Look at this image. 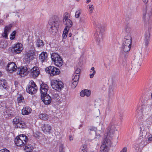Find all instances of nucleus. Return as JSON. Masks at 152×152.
Segmentation results:
<instances>
[{
  "mask_svg": "<svg viewBox=\"0 0 152 152\" xmlns=\"http://www.w3.org/2000/svg\"><path fill=\"white\" fill-rule=\"evenodd\" d=\"M69 140L71 141L73 140V137L71 135H69Z\"/></svg>",
  "mask_w": 152,
  "mask_h": 152,
  "instance_id": "nucleus-53",
  "label": "nucleus"
},
{
  "mask_svg": "<svg viewBox=\"0 0 152 152\" xmlns=\"http://www.w3.org/2000/svg\"><path fill=\"white\" fill-rule=\"evenodd\" d=\"M31 109L29 107L27 106H24L22 110V114L23 115H28L31 112Z\"/></svg>",
  "mask_w": 152,
  "mask_h": 152,
  "instance_id": "nucleus-20",
  "label": "nucleus"
},
{
  "mask_svg": "<svg viewBox=\"0 0 152 152\" xmlns=\"http://www.w3.org/2000/svg\"><path fill=\"white\" fill-rule=\"evenodd\" d=\"M125 30L126 32L128 34L127 35H128L129 34H130V35L131 36L130 31H131V28L129 27L126 26L125 28Z\"/></svg>",
  "mask_w": 152,
  "mask_h": 152,
  "instance_id": "nucleus-47",
  "label": "nucleus"
},
{
  "mask_svg": "<svg viewBox=\"0 0 152 152\" xmlns=\"http://www.w3.org/2000/svg\"><path fill=\"white\" fill-rule=\"evenodd\" d=\"M110 137L108 135H107V137L104 138L103 140L102 145H106V146L109 148L111 146L112 142L110 140L109 138Z\"/></svg>",
  "mask_w": 152,
  "mask_h": 152,
  "instance_id": "nucleus-21",
  "label": "nucleus"
},
{
  "mask_svg": "<svg viewBox=\"0 0 152 152\" xmlns=\"http://www.w3.org/2000/svg\"><path fill=\"white\" fill-rule=\"evenodd\" d=\"M39 58L42 62L47 61L48 59V54L46 52H42L40 55Z\"/></svg>",
  "mask_w": 152,
  "mask_h": 152,
  "instance_id": "nucleus-23",
  "label": "nucleus"
},
{
  "mask_svg": "<svg viewBox=\"0 0 152 152\" xmlns=\"http://www.w3.org/2000/svg\"><path fill=\"white\" fill-rule=\"evenodd\" d=\"M18 101L19 103H23L24 102V99L22 96L20 95L17 98Z\"/></svg>",
  "mask_w": 152,
  "mask_h": 152,
  "instance_id": "nucleus-39",
  "label": "nucleus"
},
{
  "mask_svg": "<svg viewBox=\"0 0 152 152\" xmlns=\"http://www.w3.org/2000/svg\"><path fill=\"white\" fill-rule=\"evenodd\" d=\"M51 58L56 66L60 67L62 65L63 61L58 54L56 53H53L51 55Z\"/></svg>",
  "mask_w": 152,
  "mask_h": 152,
  "instance_id": "nucleus-10",
  "label": "nucleus"
},
{
  "mask_svg": "<svg viewBox=\"0 0 152 152\" xmlns=\"http://www.w3.org/2000/svg\"><path fill=\"white\" fill-rule=\"evenodd\" d=\"M31 48V50L26 52L25 54L23 61L27 63H29L34 58L35 55L34 47L32 45Z\"/></svg>",
  "mask_w": 152,
  "mask_h": 152,
  "instance_id": "nucleus-8",
  "label": "nucleus"
},
{
  "mask_svg": "<svg viewBox=\"0 0 152 152\" xmlns=\"http://www.w3.org/2000/svg\"><path fill=\"white\" fill-rule=\"evenodd\" d=\"M26 90L27 92L31 94H34L37 92V88L33 80H31L29 85L28 86Z\"/></svg>",
  "mask_w": 152,
  "mask_h": 152,
  "instance_id": "nucleus-13",
  "label": "nucleus"
},
{
  "mask_svg": "<svg viewBox=\"0 0 152 152\" xmlns=\"http://www.w3.org/2000/svg\"><path fill=\"white\" fill-rule=\"evenodd\" d=\"M140 132L141 136H143V135H142L141 133L143 134L144 133V134H145L146 133V132L145 130V129L144 127L143 126L142 127L140 126Z\"/></svg>",
  "mask_w": 152,
  "mask_h": 152,
  "instance_id": "nucleus-44",
  "label": "nucleus"
},
{
  "mask_svg": "<svg viewBox=\"0 0 152 152\" xmlns=\"http://www.w3.org/2000/svg\"><path fill=\"white\" fill-rule=\"evenodd\" d=\"M81 152H87V146L85 145H83L80 147Z\"/></svg>",
  "mask_w": 152,
  "mask_h": 152,
  "instance_id": "nucleus-42",
  "label": "nucleus"
},
{
  "mask_svg": "<svg viewBox=\"0 0 152 152\" xmlns=\"http://www.w3.org/2000/svg\"><path fill=\"white\" fill-rule=\"evenodd\" d=\"M59 152H64V151H63V149L61 148Z\"/></svg>",
  "mask_w": 152,
  "mask_h": 152,
  "instance_id": "nucleus-61",
  "label": "nucleus"
},
{
  "mask_svg": "<svg viewBox=\"0 0 152 152\" xmlns=\"http://www.w3.org/2000/svg\"><path fill=\"white\" fill-rule=\"evenodd\" d=\"M23 49V47L21 43H18L14 45L12 51L14 54H18L21 53Z\"/></svg>",
  "mask_w": 152,
  "mask_h": 152,
  "instance_id": "nucleus-15",
  "label": "nucleus"
},
{
  "mask_svg": "<svg viewBox=\"0 0 152 152\" xmlns=\"http://www.w3.org/2000/svg\"><path fill=\"white\" fill-rule=\"evenodd\" d=\"M88 10L90 12V14H91L94 9V7L91 4H89L88 5Z\"/></svg>",
  "mask_w": 152,
  "mask_h": 152,
  "instance_id": "nucleus-43",
  "label": "nucleus"
},
{
  "mask_svg": "<svg viewBox=\"0 0 152 152\" xmlns=\"http://www.w3.org/2000/svg\"><path fill=\"white\" fill-rule=\"evenodd\" d=\"M64 23L66 25L65 28H66V29L69 30V28L72 26V23L70 19L65 20V22Z\"/></svg>",
  "mask_w": 152,
  "mask_h": 152,
  "instance_id": "nucleus-27",
  "label": "nucleus"
},
{
  "mask_svg": "<svg viewBox=\"0 0 152 152\" xmlns=\"http://www.w3.org/2000/svg\"><path fill=\"white\" fill-rule=\"evenodd\" d=\"M39 118L44 120H46L49 118V116L45 114H41L39 115Z\"/></svg>",
  "mask_w": 152,
  "mask_h": 152,
  "instance_id": "nucleus-33",
  "label": "nucleus"
},
{
  "mask_svg": "<svg viewBox=\"0 0 152 152\" xmlns=\"http://www.w3.org/2000/svg\"><path fill=\"white\" fill-rule=\"evenodd\" d=\"M70 15L68 12H66L64 15V18L63 19V22H65V21L69 20Z\"/></svg>",
  "mask_w": 152,
  "mask_h": 152,
  "instance_id": "nucleus-36",
  "label": "nucleus"
},
{
  "mask_svg": "<svg viewBox=\"0 0 152 152\" xmlns=\"http://www.w3.org/2000/svg\"><path fill=\"white\" fill-rule=\"evenodd\" d=\"M45 70L51 76L58 75L60 73L59 69L54 66H49L46 68Z\"/></svg>",
  "mask_w": 152,
  "mask_h": 152,
  "instance_id": "nucleus-14",
  "label": "nucleus"
},
{
  "mask_svg": "<svg viewBox=\"0 0 152 152\" xmlns=\"http://www.w3.org/2000/svg\"><path fill=\"white\" fill-rule=\"evenodd\" d=\"M25 147L24 148V150L27 152H30L33 149V147L31 144H28L25 145Z\"/></svg>",
  "mask_w": 152,
  "mask_h": 152,
  "instance_id": "nucleus-28",
  "label": "nucleus"
},
{
  "mask_svg": "<svg viewBox=\"0 0 152 152\" xmlns=\"http://www.w3.org/2000/svg\"><path fill=\"white\" fill-rule=\"evenodd\" d=\"M148 140L150 141L152 140V135H151V136L148 137Z\"/></svg>",
  "mask_w": 152,
  "mask_h": 152,
  "instance_id": "nucleus-55",
  "label": "nucleus"
},
{
  "mask_svg": "<svg viewBox=\"0 0 152 152\" xmlns=\"http://www.w3.org/2000/svg\"><path fill=\"white\" fill-rule=\"evenodd\" d=\"M86 23V19L84 17H81L80 18L79 22V23L80 25H83Z\"/></svg>",
  "mask_w": 152,
  "mask_h": 152,
  "instance_id": "nucleus-35",
  "label": "nucleus"
},
{
  "mask_svg": "<svg viewBox=\"0 0 152 152\" xmlns=\"http://www.w3.org/2000/svg\"><path fill=\"white\" fill-rule=\"evenodd\" d=\"M79 78V75L74 74L72 80L71 86L72 88H75L77 86Z\"/></svg>",
  "mask_w": 152,
  "mask_h": 152,
  "instance_id": "nucleus-17",
  "label": "nucleus"
},
{
  "mask_svg": "<svg viewBox=\"0 0 152 152\" xmlns=\"http://www.w3.org/2000/svg\"><path fill=\"white\" fill-rule=\"evenodd\" d=\"M125 64H126L125 61H123L122 64V65L123 66H124Z\"/></svg>",
  "mask_w": 152,
  "mask_h": 152,
  "instance_id": "nucleus-58",
  "label": "nucleus"
},
{
  "mask_svg": "<svg viewBox=\"0 0 152 152\" xmlns=\"http://www.w3.org/2000/svg\"><path fill=\"white\" fill-rule=\"evenodd\" d=\"M142 61V58L141 53L136 54L132 63V67L134 71L137 72L141 66Z\"/></svg>",
  "mask_w": 152,
  "mask_h": 152,
  "instance_id": "nucleus-7",
  "label": "nucleus"
},
{
  "mask_svg": "<svg viewBox=\"0 0 152 152\" xmlns=\"http://www.w3.org/2000/svg\"><path fill=\"white\" fill-rule=\"evenodd\" d=\"M0 152H10V151L6 149H3L0 150Z\"/></svg>",
  "mask_w": 152,
  "mask_h": 152,
  "instance_id": "nucleus-51",
  "label": "nucleus"
},
{
  "mask_svg": "<svg viewBox=\"0 0 152 152\" xmlns=\"http://www.w3.org/2000/svg\"><path fill=\"white\" fill-rule=\"evenodd\" d=\"M13 124L16 127L20 128H24L26 127L25 123L21 121V118L18 116L16 117L13 119Z\"/></svg>",
  "mask_w": 152,
  "mask_h": 152,
  "instance_id": "nucleus-12",
  "label": "nucleus"
},
{
  "mask_svg": "<svg viewBox=\"0 0 152 152\" xmlns=\"http://www.w3.org/2000/svg\"><path fill=\"white\" fill-rule=\"evenodd\" d=\"M148 0H142V1L145 4H146L148 2Z\"/></svg>",
  "mask_w": 152,
  "mask_h": 152,
  "instance_id": "nucleus-56",
  "label": "nucleus"
},
{
  "mask_svg": "<svg viewBox=\"0 0 152 152\" xmlns=\"http://www.w3.org/2000/svg\"><path fill=\"white\" fill-rule=\"evenodd\" d=\"M90 91L88 90H85L82 91L80 93V95L81 96H89L90 95Z\"/></svg>",
  "mask_w": 152,
  "mask_h": 152,
  "instance_id": "nucleus-29",
  "label": "nucleus"
},
{
  "mask_svg": "<svg viewBox=\"0 0 152 152\" xmlns=\"http://www.w3.org/2000/svg\"><path fill=\"white\" fill-rule=\"evenodd\" d=\"M7 70L10 73L14 72L17 69V67L14 62H11L8 64L7 66Z\"/></svg>",
  "mask_w": 152,
  "mask_h": 152,
  "instance_id": "nucleus-19",
  "label": "nucleus"
},
{
  "mask_svg": "<svg viewBox=\"0 0 152 152\" xmlns=\"http://www.w3.org/2000/svg\"><path fill=\"white\" fill-rule=\"evenodd\" d=\"M109 147L106 145H102L100 148V152H108L109 150Z\"/></svg>",
  "mask_w": 152,
  "mask_h": 152,
  "instance_id": "nucleus-30",
  "label": "nucleus"
},
{
  "mask_svg": "<svg viewBox=\"0 0 152 152\" xmlns=\"http://www.w3.org/2000/svg\"><path fill=\"white\" fill-rule=\"evenodd\" d=\"M2 75V72L0 71V76H1Z\"/></svg>",
  "mask_w": 152,
  "mask_h": 152,
  "instance_id": "nucleus-62",
  "label": "nucleus"
},
{
  "mask_svg": "<svg viewBox=\"0 0 152 152\" xmlns=\"http://www.w3.org/2000/svg\"><path fill=\"white\" fill-rule=\"evenodd\" d=\"M36 45L37 47H42L44 45V43L40 39H38L36 42Z\"/></svg>",
  "mask_w": 152,
  "mask_h": 152,
  "instance_id": "nucleus-34",
  "label": "nucleus"
},
{
  "mask_svg": "<svg viewBox=\"0 0 152 152\" xmlns=\"http://www.w3.org/2000/svg\"><path fill=\"white\" fill-rule=\"evenodd\" d=\"M72 34L71 33H70L69 34L68 36H69V37H72Z\"/></svg>",
  "mask_w": 152,
  "mask_h": 152,
  "instance_id": "nucleus-59",
  "label": "nucleus"
},
{
  "mask_svg": "<svg viewBox=\"0 0 152 152\" xmlns=\"http://www.w3.org/2000/svg\"><path fill=\"white\" fill-rule=\"evenodd\" d=\"M16 31H14L10 34V39L11 40H13L14 39L15 36Z\"/></svg>",
  "mask_w": 152,
  "mask_h": 152,
  "instance_id": "nucleus-45",
  "label": "nucleus"
},
{
  "mask_svg": "<svg viewBox=\"0 0 152 152\" xmlns=\"http://www.w3.org/2000/svg\"><path fill=\"white\" fill-rule=\"evenodd\" d=\"M48 87V85L44 83L40 85V90L41 94L42 100L46 105H48L51 102V97L47 94Z\"/></svg>",
  "mask_w": 152,
  "mask_h": 152,
  "instance_id": "nucleus-3",
  "label": "nucleus"
},
{
  "mask_svg": "<svg viewBox=\"0 0 152 152\" xmlns=\"http://www.w3.org/2000/svg\"><path fill=\"white\" fill-rule=\"evenodd\" d=\"M91 1V0H87L86 1V3H89Z\"/></svg>",
  "mask_w": 152,
  "mask_h": 152,
  "instance_id": "nucleus-60",
  "label": "nucleus"
},
{
  "mask_svg": "<svg viewBox=\"0 0 152 152\" xmlns=\"http://www.w3.org/2000/svg\"><path fill=\"white\" fill-rule=\"evenodd\" d=\"M11 27L12 25L10 24L5 26L4 29V32L2 34V36L3 37L6 39H8V34L10 31Z\"/></svg>",
  "mask_w": 152,
  "mask_h": 152,
  "instance_id": "nucleus-22",
  "label": "nucleus"
},
{
  "mask_svg": "<svg viewBox=\"0 0 152 152\" xmlns=\"http://www.w3.org/2000/svg\"><path fill=\"white\" fill-rule=\"evenodd\" d=\"M30 72L31 76L33 77H37L40 73L39 69L37 67H35L30 69Z\"/></svg>",
  "mask_w": 152,
  "mask_h": 152,
  "instance_id": "nucleus-18",
  "label": "nucleus"
},
{
  "mask_svg": "<svg viewBox=\"0 0 152 152\" xmlns=\"http://www.w3.org/2000/svg\"><path fill=\"white\" fill-rule=\"evenodd\" d=\"M101 132L100 130H97L95 132L96 135V138H99L100 137V134Z\"/></svg>",
  "mask_w": 152,
  "mask_h": 152,
  "instance_id": "nucleus-46",
  "label": "nucleus"
},
{
  "mask_svg": "<svg viewBox=\"0 0 152 152\" xmlns=\"http://www.w3.org/2000/svg\"><path fill=\"white\" fill-rule=\"evenodd\" d=\"M80 72V70L79 68H77L75 70V73L74 74L75 75H79Z\"/></svg>",
  "mask_w": 152,
  "mask_h": 152,
  "instance_id": "nucleus-48",
  "label": "nucleus"
},
{
  "mask_svg": "<svg viewBox=\"0 0 152 152\" xmlns=\"http://www.w3.org/2000/svg\"><path fill=\"white\" fill-rule=\"evenodd\" d=\"M60 23V20L59 18L56 16L54 17V19L50 20L47 25L49 31L51 33H56L57 28H58Z\"/></svg>",
  "mask_w": 152,
  "mask_h": 152,
  "instance_id": "nucleus-5",
  "label": "nucleus"
},
{
  "mask_svg": "<svg viewBox=\"0 0 152 152\" xmlns=\"http://www.w3.org/2000/svg\"><path fill=\"white\" fill-rule=\"evenodd\" d=\"M114 87L112 86H110L108 91V95L110 96H113L114 94Z\"/></svg>",
  "mask_w": 152,
  "mask_h": 152,
  "instance_id": "nucleus-31",
  "label": "nucleus"
},
{
  "mask_svg": "<svg viewBox=\"0 0 152 152\" xmlns=\"http://www.w3.org/2000/svg\"><path fill=\"white\" fill-rule=\"evenodd\" d=\"M59 98V95L56 93H53L52 94V99L57 101Z\"/></svg>",
  "mask_w": 152,
  "mask_h": 152,
  "instance_id": "nucleus-37",
  "label": "nucleus"
},
{
  "mask_svg": "<svg viewBox=\"0 0 152 152\" xmlns=\"http://www.w3.org/2000/svg\"><path fill=\"white\" fill-rule=\"evenodd\" d=\"M19 71V74L21 77H23L28 74L30 71V69L28 66H25L21 68L18 69Z\"/></svg>",
  "mask_w": 152,
  "mask_h": 152,
  "instance_id": "nucleus-16",
  "label": "nucleus"
},
{
  "mask_svg": "<svg viewBox=\"0 0 152 152\" xmlns=\"http://www.w3.org/2000/svg\"><path fill=\"white\" fill-rule=\"evenodd\" d=\"M28 141L27 137L24 134H21L17 137L15 139V142L16 145L21 146L26 145Z\"/></svg>",
  "mask_w": 152,
  "mask_h": 152,
  "instance_id": "nucleus-9",
  "label": "nucleus"
},
{
  "mask_svg": "<svg viewBox=\"0 0 152 152\" xmlns=\"http://www.w3.org/2000/svg\"><path fill=\"white\" fill-rule=\"evenodd\" d=\"M4 23V20H0V24H3Z\"/></svg>",
  "mask_w": 152,
  "mask_h": 152,
  "instance_id": "nucleus-57",
  "label": "nucleus"
},
{
  "mask_svg": "<svg viewBox=\"0 0 152 152\" xmlns=\"http://www.w3.org/2000/svg\"><path fill=\"white\" fill-rule=\"evenodd\" d=\"M82 127V125H80V126L79 127V128L80 129V128L81 127Z\"/></svg>",
  "mask_w": 152,
  "mask_h": 152,
  "instance_id": "nucleus-63",
  "label": "nucleus"
},
{
  "mask_svg": "<svg viewBox=\"0 0 152 152\" xmlns=\"http://www.w3.org/2000/svg\"><path fill=\"white\" fill-rule=\"evenodd\" d=\"M8 15H7V16H6V18H7V17H8Z\"/></svg>",
  "mask_w": 152,
  "mask_h": 152,
  "instance_id": "nucleus-64",
  "label": "nucleus"
},
{
  "mask_svg": "<svg viewBox=\"0 0 152 152\" xmlns=\"http://www.w3.org/2000/svg\"><path fill=\"white\" fill-rule=\"evenodd\" d=\"M94 25L96 31L94 34L95 36L97 41L100 42L102 40V36L105 31V26L98 22H94Z\"/></svg>",
  "mask_w": 152,
  "mask_h": 152,
  "instance_id": "nucleus-4",
  "label": "nucleus"
},
{
  "mask_svg": "<svg viewBox=\"0 0 152 152\" xmlns=\"http://www.w3.org/2000/svg\"><path fill=\"white\" fill-rule=\"evenodd\" d=\"M127 148L126 147L124 148L121 150V152H126Z\"/></svg>",
  "mask_w": 152,
  "mask_h": 152,
  "instance_id": "nucleus-54",
  "label": "nucleus"
},
{
  "mask_svg": "<svg viewBox=\"0 0 152 152\" xmlns=\"http://www.w3.org/2000/svg\"><path fill=\"white\" fill-rule=\"evenodd\" d=\"M151 15V13L149 14L146 13L143 15V19L145 22L147 24H150V18Z\"/></svg>",
  "mask_w": 152,
  "mask_h": 152,
  "instance_id": "nucleus-25",
  "label": "nucleus"
},
{
  "mask_svg": "<svg viewBox=\"0 0 152 152\" xmlns=\"http://www.w3.org/2000/svg\"><path fill=\"white\" fill-rule=\"evenodd\" d=\"M5 80H0V87H1L4 84Z\"/></svg>",
  "mask_w": 152,
  "mask_h": 152,
  "instance_id": "nucleus-50",
  "label": "nucleus"
},
{
  "mask_svg": "<svg viewBox=\"0 0 152 152\" xmlns=\"http://www.w3.org/2000/svg\"><path fill=\"white\" fill-rule=\"evenodd\" d=\"M63 82L61 81L53 80L51 82V86L53 88L58 91H60L64 87Z\"/></svg>",
  "mask_w": 152,
  "mask_h": 152,
  "instance_id": "nucleus-11",
  "label": "nucleus"
},
{
  "mask_svg": "<svg viewBox=\"0 0 152 152\" xmlns=\"http://www.w3.org/2000/svg\"><path fill=\"white\" fill-rule=\"evenodd\" d=\"M152 110V105L150 104H142L137 107L136 112L138 120L143 125H146L150 123L147 118Z\"/></svg>",
  "mask_w": 152,
  "mask_h": 152,
  "instance_id": "nucleus-1",
  "label": "nucleus"
},
{
  "mask_svg": "<svg viewBox=\"0 0 152 152\" xmlns=\"http://www.w3.org/2000/svg\"><path fill=\"white\" fill-rule=\"evenodd\" d=\"M90 74L89 75V77L90 78H93L94 75L96 74V71L95 70L94 67H92L90 70Z\"/></svg>",
  "mask_w": 152,
  "mask_h": 152,
  "instance_id": "nucleus-32",
  "label": "nucleus"
},
{
  "mask_svg": "<svg viewBox=\"0 0 152 152\" xmlns=\"http://www.w3.org/2000/svg\"><path fill=\"white\" fill-rule=\"evenodd\" d=\"M89 129L90 131H94L95 132L96 131V128L94 127H91Z\"/></svg>",
  "mask_w": 152,
  "mask_h": 152,
  "instance_id": "nucleus-49",
  "label": "nucleus"
},
{
  "mask_svg": "<svg viewBox=\"0 0 152 152\" xmlns=\"http://www.w3.org/2000/svg\"><path fill=\"white\" fill-rule=\"evenodd\" d=\"M132 43V37L130 34L126 36L123 39L122 50L121 55L126 58L128 56V53L130 51Z\"/></svg>",
  "mask_w": 152,
  "mask_h": 152,
  "instance_id": "nucleus-2",
  "label": "nucleus"
},
{
  "mask_svg": "<svg viewBox=\"0 0 152 152\" xmlns=\"http://www.w3.org/2000/svg\"><path fill=\"white\" fill-rule=\"evenodd\" d=\"M145 45L147 46L150 40V33L149 31L146 32L145 35Z\"/></svg>",
  "mask_w": 152,
  "mask_h": 152,
  "instance_id": "nucleus-26",
  "label": "nucleus"
},
{
  "mask_svg": "<svg viewBox=\"0 0 152 152\" xmlns=\"http://www.w3.org/2000/svg\"><path fill=\"white\" fill-rule=\"evenodd\" d=\"M42 130L45 133L49 132L51 129V126L48 124H45L42 127Z\"/></svg>",
  "mask_w": 152,
  "mask_h": 152,
  "instance_id": "nucleus-24",
  "label": "nucleus"
},
{
  "mask_svg": "<svg viewBox=\"0 0 152 152\" xmlns=\"http://www.w3.org/2000/svg\"><path fill=\"white\" fill-rule=\"evenodd\" d=\"M4 83V84L1 87H3L4 88L6 89L7 88V83L5 81V82Z\"/></svg>",
  "mask_w": 152,
  "mask_h": 152,
  "instance_id": "nucleus-52",
  "label": "nucleus"
},
{
  "mask_svg": "<svg viewBox=\"0 0 152 152\" xmlns=\"http://www.w3.org/2000/svg\"><path fill=\"white\" fill-rule=\"evenodd\" d=\"M7 45V43L6 41L4 40L0 42V47L1 48H5Z\"/></svg>",
  "mask_w": 152,
  "mask_h": 152,
  "instance_id": "nucleus-38",
  "label": "nucleus"
},
{
  "mask_svg": "<svg viewBox=\"0 0 152 152\" xmlns=\"http://www.w3.org/2000/svg\"><path fill=\"white\" fill-rule=\"evenodd\" d=\"M81 12L82 10L80 9H78L76 11L75 15V16L76 18H79Z\"/></svg>",
  "mask_w": 152,
  "mask_h": 152,
  "instance_id": "nucleus-41",
  "label": "nucleus"
},
{
  "mask_svg": "<svg viewBox=\"0 0 152 152\" xmlns=\"http://www.w3.org/2000/svg\"><path fill=\"white\" fill-rule=\"evenodd\" d=\"M119 125V124L115 119H113L107 128V135L111 137L115 132L118 130V126Z\"/></svg>",
  "mask_w": 152,
  "mask_h": 152,
  "instance_id": "nucleus-6",
  "label": "nucleus"
},
{
  "mask_svg": "<svg viewBox=\"0 0 152 152\" xmlns=\"http://www.w3.org/2000/svg\"><path fill=\"white\" fill-rule=\"evenodd\" d=\"M69 30L66 29V28H64L63 33L62 35V37L63 39H65L66 38L67 35V33Z\"/></svg>",
  "mask_w": 152,
  "mask_h": 152,
  "instance_id": "nucleus-40",
  "label": "nucleus"
}]
</instances>
